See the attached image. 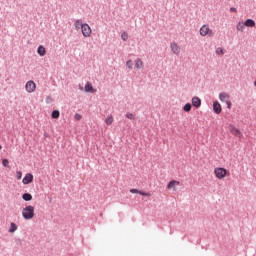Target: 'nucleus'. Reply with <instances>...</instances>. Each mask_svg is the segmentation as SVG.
<instances>
[{
    "label": "nucleus",
    "instance_id": "f257e3e1",
    "mask_svg": "<svg viewBox=\"0 0 256 256\" xmlns=\"http://www.w3.org/2000/svg\"><path fill=\"white\" fill-rule=\"evenodd\" d=\"M22 217L26 221L33 219V217H35V207H33L32 205L25 206L22 209Z\"/></svg>",
    "mask_w": 256,
    "mask_h": 256
},
{
    "label": "nucleus",
    "instance_id": "f03ea898",
    "mask_svg": "<svg viewBox=\"0 0 256 256\" xmlns=\"http://www.w3.org/2000/svg\"><path fill=\"white\" fill-rule=\"evenodd\" d=\"M214 175H215L216 179H220V180L225 179V177H227V169L217 167L214 169Z\"/></svg>",
    "mask_w": 256,
    "mask_h": 256
},
{
    "label": "nucleus",
    "instance_id": "7ed1b4c3",
    "mask_svg": "<svg viewBox=\"0 0 256 256\" xmlns=\"http://www.w3.org/2000/svg\"><path fill=\"white\" fill-rule=\"evenodd\" d=\"M200 35L201 37H207V35L213 37V30L209 28V25L205 24L200 28Z\"/></svg>",
    "mask_w": 256,
    "mask_h": 256
},
{
    "label": "nucleus",
    "instance_id": "20e7f679",
    "mask_svg": "<svg viewBox=\"0 0 256 256\" xmlns=\"http://www.w3.org/2000/svg\"><path fill=\"white\" fill-rule=\"evenodd\" d=\"M25 90L27 93H35L37 90V84H35V81L29 80L25 85Z\"/></svg>",
    "mask_w": 256,
    "mask_h": 256
},
{
    "label": "nucleus",
    "instance_id": "39448f33",
    "mask_svg": "<svg viewBox=\"0 0 256 256\" xmlns=\"http://www.w3.org/2000/svg\"><path fill=\"white\" fill-rule=\"evenodd\" d=\"M81 31H82L83 37H91L92 30H91V26H89V24L84 23L82 25Z\"/></svg>",
    "mask_w": 256,
    "mask_h": 256
},
{
    "label": "nucleus",
    "instance_id": "423d86ee",
    "mask_svg": "<svg viewBox=\"0 0 256 256\" xmlns=\"http://www.w3.org/2000/svg\"><path fill=\"white\" fill-rule=\"evenodd\" d=\"M170 49L174 55H179V53H181V46H179L177 42H172L170 44Z\"/></svg>",
    "mask_w": 256,
    "mask_h": 256
},
{
    "label": "nucleus",
    "instance_id": "0eeeda50",
    "mask_svg": "<svg viewBox=\"0 0 256 256\" xmlns=\"http://www.w3.org/2000/svg\"><path fill=\"white\" fill-rule=\"evenodd\" d=\"M229 131L232 135H235L236 137H241V131L235 127V125L231 124L229 126Z\"/></svg>",
    "mask_w": 256,
    "mask_h": 256
},
{
    "label": "nucleus",
    "instance_id": "6e6552de",
    "mask_svg": "<svg viewBox=\"0 0 256 256\" xmlns=\"http://www.w3.org/2000/svg\"><path fill=\"white\" fill-rule=\"evenodd\" d=\"M22 183L23 185H29V183H33V174H26L25 177L22 179Z\"/></svg>",
    "mask_w": 256,
    "mask_h": 256
},
{
    "label": "nucleus",
    "instance_id": "1a4fd4ad",
    "mask_svg": "<svg viewBox=\"0 0 256 256\" xmlns=\"http://www.w3.org/2000/svg\"><path fill=\"white\" fill-rule=\"evenodd\" d=\"M180 185V182L177 180H172L168 183L167 189L171 190L173 189L174 191H177V186Z\"/></svg>",
    "mask_w": 256,
    "mask_h": 256
},
{
    "label": "nucleus",
    "instance_id": "9d476101",
    "mask_svg": "<svg viewBox=\"0 0 256 256\" xmlns=\"http://www.w3.org/2000/svg\"><path fill=\"white\" fill-rule=\"evenodd\" d=\"M84 89H85L86 93H95L97 91V90H95V88H93V84H91V82H87L85 84Z\"/></svg>",
    "mask_w": 256,
    "mask_h": 256
},
{
    "label": "nucleus",
    "instance_id": "9b49d317",
    "mask_svg": "<svg viewBox=\"0 0 256 256\" xmlns=\"http://www.w3.org/2000/svg\"><path fill=\"white\" fill-rule=\"evenodd\" d=\"M213 111H214V113H216V115H219L221 113V111H222L221 104L218 101H215L213 103Z\"/></svg>",
    "mask_w": 256,
    "mask_h": 256
},
{
    "label": "nucleus",
    "instance_id": "f8f14e48",
    "mask_svg": "<svg viewBox=\"0 0 256 256\" xmlns=\"http://www.w3.org/2000/svg\"><path fill=\"white\" fill-rule=\"evenodd\" d=\"M135 69H143L145 67V64L143 63V60L141 58H137L134 61Z\"/></svg>",
    "mask_w": 256,
    "mask_h": 256
},
{
    "label": "nucleus",
    "instance_id": "ddd939ff",
    "mask_svg": "<svg viewBox=\"0 0 256 256\" xmlns=\"http://www.w3.org/2000/svg\"><path fill=\"white\" fill-rule=\"evenodd\" d=\"M219 99H220V101H221L222 103H226V102L229 101L230 96H229V94H227V93H225V92H222V93L219 94Z\"/></svg>",
    "mask_w": 256,
    "mask_h": 256
},
{
    "label": "nucleus",
    "instance_id": "4468645a",
    "mask_svg": "<svg viewBox=\"0 0 256 256\" xmlns=\"http://www.w3.org/2000/svg\"><path fill=\"white\" fill-rule=\"evenodd\" d=\"M130 193H138L139 195H142L143 197H151V193L139 191V190H137L135 188L130 189Z\"/></svg>",
    "mask_w": 256,
    "mask_h": 256
},
{
    "label": "nucleus",
    "instance_id": "2eb2a0df",
    "mask_svg": "<svg viewBox=\"0 0 256 256\" xmlns=\"http://www.w3.org/2000/svg\"><path fill=\"white\" fill-rule=\"evenodd\" d=\"M192 105L193 107H196L197 109H199V107H201V99L199 97H193Z\"/></svg>",
    "mask_w": 256,
    "mask_h": 256
},
{
    "label": "nucleus",
    "instance_id": "dca6fc26",
    "mask_svg": "<svg viewBox=\"0 0 256 256\" xmlns=\"http://www.w3.org/2000/svg\"><path fill=\"white\" fill-rule=\"evenodd\" d=\"M37 53L38 55H40V57H45V55L47 54V50L43 46H39L37 49Z\"/></svg>",
    "mask_w": 256,
    "mask_h": 256
},
{
    "label": "nucleus",
    "instance_id": "f3484780",
    "mask_svg": "<svg viewBox=\"0 0 256 256\" xmlns=\"http://www.w3.org/2000/svg\"><path fill=\"white\" fill-rule=\"evenodd\" d=\"M83 25L84 24L81 20H75V22H74V27H75L76 31H79V29H82Z\"/></svg>",
    "mask_w": 256,
    "mask_h": 256
},
{
    "label": "nucleus",
    "instance_id": "a211bd4d",
    "mask_svg": "<svg viewBox=\"0 0 256 256\" xmlns=\"http://www.w3.org/2000/svg\"><path fill=\"white\" fill-rule=\"evenodd\" d=\"M245 27H255V20L253 19H247L244 22Z\"/></svg>",
    "mask_w": 256,
    "mask_h": 256
},
{
    "label": "nucleus",
    "instance_id": "6ab92c4d",
    "mask_svg": "<svg viewBox=\"0 0 256 256\" xmlns=\"http://www.w3.org/2000/svg\"><path fill=\"white\" fill-rule=\"evenodd\" d=\"M23 201H31L33 199V196L30 193H24L22 195Z\"/></svg>",
    "mask_w": 256,
    "mask_h": 256
},
{
    "label": "nucleus",
    "instance_id": "aec40b11",
    "mask_svg": "<svg viewBox=\"0 0 256 256\" xmlns=\"http://www.w3.org/2000/svg\"><path fill=\"white\" fill-rule=\"evenodd\" d=\"M237 31H244L245 30V22H238L236 25Z\"/></svg>",
    "mask_w": 256,
    "mask_h": 256
},
{
    "label": "nucleus",
    "instance_id": "412c9836",
    "mask_svg": "<svg viewBox=\"0 0 256 256\" xmlns=\"http://www.w3.org/2000/svg\"><path fill=\"white\" fill-rule=\"evenodd\" d=\"M8 231H9V233H15V231H17V224L12 222L10 224V228Z\"/></svg>",
    "mask_w": 256,
    "mask_h": 256
},
{
    "label": "nucleus",
    "instance_id": "4be33fe9",
    "mask_svg": "<svg viewBox=\"0 0 256 256\" xmlns=\"http://www.w3.org/2000/svg\"><path fill=\"white\" fill-rule=\"evenodd\" d=\"M191 103H186L183 107V111H185V113H189V111H191Z\"/></svg>",
    "mask_w": 256,
    "mask_h": 256
},
{
    "label": "nucleus",
    "instance_id": "5701e85b",
    "mask_svg": "<svg viewBox=\"0 0 256 256\" xmlns=\"http://www.w3.org/2000/svg\"><path fill=\"white\" fill-rule=\"evenodd\" d=\"M106 125H113V116L110 115L105 119Z\"/></svg>",
    "mask_w": 256,
    "mask_h": 256
},
{
    "label": "nucleus",
    "instance_id": "b1692460",
    "mask_svg": "<svg viewBox=\"0 0 256 256\" xmlns=\"http://www.w3.org/2000/svg\"><path fill=\"white\" fill-rule=\"evenodd\" d=\"M60 115H61V113L58 110H54L52 112V119H59Z\"/></svg>",
    "mask_w": 256,
    "mask_h": 256
},
{
    "label": "nucleus",
    "instance_id": "393cba45",
    "mask_svg": "<svg viewBox=\"0 0 256 256\" xmlns=\"http://www.w3.org/2000/svg\"><path fill=\"white\" fill-rule=\"evenodd\" d=\"M216 55H225V51L223 50V48L218 47L216 49Z\"/></svg>",
    "mask_w": 256,
    "mask_h": 256
},
{
    "label": "nucleus",
    "instance_id": "a878e982",
    "mask_svg": "<svg viewBox=\"0 0 256 256\" xmlns=\"http://www.w3.org/2000/svg\"><path fill=\"white\" fill-rule=\"evenodd\" d=\"M121 39L122 41H127V39H129V34H127V32H123L121 34Z\"/></svg>",
    "mask_w": 256,
    "mask_h": 256
},
{
    "label": "nucleus",
    "instance_id": "bb28decb",
    "mask_svg": "<svg viewBox=\"0 0 256 256\" xmlns=\"http://www.w3.org/2000/svg\"><path fill=\"white\" fill-rule=\"evenodd\" d=\"M126 67H128V69H133V61L132 60H128L126 62Z\"/></svg>",
    "mask_w": 256,
    "mask_h": 256
},
{
    "label": "nucleus",
    "instance_id": "cd10ccee",
    "mask_svg": "<svg viewBox=\"0 0 256 256\" xmlns=\"http://www.w3.org/2000/svg\"><path fill=\"white\" fill-rule=\"evenodd\" d=\"M22 177H23V172L17 171L16 172V178L18 179V181L21 180Z\"/></svg>",
    "mask_w": 256,
    "mask_h": 256
},
{
    "label": "nucleus",
    "instance_id": "c85d7f7f",
    "mask_svg": "<svg viewBox=\"0 0 256 256\" xmlns=\"http://www.w3.org/2000/svg\"><path fill=\"white\" fill-rule=\"evenodd\" d=\"M2 165H3V167H9V160L8 159H3L2 160Z\"/></svg>",
    "mask_w": 256,
    "mask_h": 256
},
{
    "label": "nucleus",
    "instance_id": "c756f323",
    "mask_svg": "<svg viewBox=\"0 0 256 256\" xmlns=\"http://www.w3.org/2000/svg\"><path fill=\"white\" fill-rule=\"evenodd\" d=\"M74 119H75L76 121H81V119H82L81 114L76 113V114L74 115Z\"/></svg>",
    "mask_w": 256,
    "mask_h": 256
},
{
    "label": "nucleus",
    "instance_id": "7c9ffc66",
    "mask_svg": "<svg viewBox=\"0 0 256 256\" xmlns=\"http://www.w3.org/2000/svg\"><path fill=\"white\" fill-rule=\"evenodd\" d=\"M126 117L127 119H131V120L135 119V116L131 113L126 114Z\"/></svg>",
    "mask_w": 256,
    "mask_h": 256
},
{
    "label": "nucleus",
    "instance_id": "2f4dec72",
    "mask_svg": "<svg viewBox=\"0 0 256 256\" xmlns=\"http://www.w3.org/2000/svg\"><path fill=\"white\" fill-rule=\"evenodd\" d=\"M226 105H227V108L228 109H231V100H228L227 102H225Z\"/></svg>",
    "mask_w": 256,
    "mask_h": 256
},
{
    "label": "nucleus",
    "instance_id": "473e14b6",
    "mask_svg": "<svg viewBox=\"0 0 256 256\" xmlns=\"http://www.w3.org/2000/svg\"><path fill=\"white\" fill-rule=\"evenodd\" d=\"M230 11H231L232 13H237V8L232 7V8H230Z\"/></svg>",
    "mask_w": 256,
    "mask_h": 256
},
{
    "label": "nucleus",
    "instance_id": "72a5a7b5",
    "mask_svg": "<svg viewBox=\"0 0 256 256\" xmlns=\"http://www.w3.org/2000/svg\"><path fill=\"white\" fill-rule=\"evenodd\" d=\"M3 149V146L0 145V151Z\"/></svg>",
    "mask_w": 256,
    "mask_h": 256
},
{
    "label": "nucleus",
    "instance_id": "f704fd0d",
    "mask_svg": "<svg viewBox=\"0 0 256 256\" xmlns=\"http://www.w3.org/2000/svg\"><path fill=\"white\" fill-rule=\"evenodd\" d=\"M81 91H83V87H80Z\"/></svg>",
    "mask_w": 256,
    "mask_h": 256
}]
</instances>
